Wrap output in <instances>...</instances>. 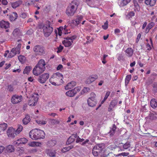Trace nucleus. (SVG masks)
Instances as JSON below:
<instances>
[{
	"label": "nucleus",
	"mask_w": 157,
	"mask_h": 157,
	"mask_svg": "<svg viewBox=\"0 0 157 157\" xmlns=\"http://www.w3.org/2000/svg\"><path fill=\"white\" fill-rule=\"evenodd\" d=\"M105 147V144H98L94 146V148L95 149H97L96 150L97 151H99V152L101 153Z\"/></svg>",
	"instance_id": "19"
},
{
	"label": "nucleus",
	"mask_w": 157,
	"mask_h": 157,
	"mask_svg": "<svg viewBox=\"0 0 157 157\" xmlns=\"http://www.w3.org/2000/svg\"><path fill=\"white\" fill-rule=\"evenodd\" d=\"M18 17L17 14L16 12H13L10 15L9 19L10 21H13L17 19Z\"/></svg>",
	"instance_id": "29"
},
{
	"label": "nucleus",
	"mask_w": 157,
	"mask_h": 157,
	"mask_svg": "<svg viewBox=\"0 0 157 157\" xmlns=\"http://www.w3.org/2000/svg\"><path fill=\"white\" fill-rule=\"evenodd\" d=\"M31 120L30 116L28 115H26L25 117L22 120L23 124L26 125Z\"/></svg>",
	"instance_id": "26"
},
{
	"label": "nucleus",
	"mask_w": 157,
	"mask_h": 157,
	"mask_svg": "<svg viewBox=\"0 0 157 157\" xmlns=\"http://www.w3.org/2000/svg\"><path fill=\"white\" fill-rule=\"evenodd\" d=\"M146 48H147V50L149 51L151 50L152 49L151 46L148 43H147L146 44Z\"/></svg>",
	"instance_id": "55"
},
{
	"label": "nucleus",
	"mask_w": 157,
	"mask_h": 157,
	"mask_svg": "<svg viewBox=\"0 0 157 157\" xmlns=\"http://www.w3.org/2000/svg\"><path fill=\"white\" fill-rule=\"evenodd\" d=\"M63 47L61 45H60L59 47L57 48V52L59 53L61 52L63 49Z\"/></svg>",
	"instance_id": "47"
},
{
	"label": "nucleus",
	"mask_w": 157,
	"mask_h": 157,
	"mask_svg": "<svg viewBox=\"0 0 157 157\" xmlns=\"http://www.w3.org/2000/svg\"><path fill=\"white\" fill-rule=\"evenodd\" d=\"M155 25V23L153 22H151L148 24L147 27L149 29H151Z\"/></svg>",
	"instance_id": "48"
},
{
	"label": "nucleus",
	"mask_w": 157,
	"mask_h": 157,
	"mask_svg": "<svg viewBox=\"0 0 157 157\" xmlns=\"http://www.w3.org/2000/svg\"><path fill=\"white\" fill-rule=\"evenodd\" d=\"M63 65L61 64H59L57 67V70H60L63 68Z\"/></svg>",
	"instance_id": "64"
},
{
	"label": "nucleus",
	"mask_w": 157,
	"mask_h": 157,
	"mask_svg": "<svg viewBox=\"0 0 157 157\" xmlns=\"http://www.w3.org/2000/svg\"><path fill=\"white\" fill-rule=\"evenodd\" d=\"M113 155V153L112 152H110L108 154V155H106V156L107 157H114V155Z\"/></svg>",
	"instance_id": "62"
},
{
	"label": "nucleus",
	"mask_w": 157,
	"mask_h": 157,
	"mask_svg": "<svg viewBox=\"0 0 157 157\" xmlns=\"http://www.w3.org/2000/svg\"><path fill=\"white\" fill-rule=\"evenodd\" d=\"M56 143V140H51L48 141L47 145L49 147H52L54 146Z\"/></svg>",
	"instance_id": "31"
},
{
	"label": "nucleus",
	"mask_w": 157,
	"mask_h": 157,
	"mask_svg": "<svg viewBox=\"0 0 157 157\" xmlns=\"http://www.w3.org/2000/svg\"><path fill=\"white\" fill-rule=\"evenodd\" d=\"M76 85V82L74 81H71L68 83L65 86V89L67 90L72 88Z\"/></svg>",
	"instance_id": "24"
},
{
	"label": "nucleus",
	"mask_w": 157,
	"mask_h": 157,
	"mask_svg": "<svg viewBox=\"0 0 157 157\" xmlns=\"http://www.w3.org/2000/svg\"><path fill=\"white\" fill-rule=\"evenodd\" d=\"M120 32V30L118 29H116L114 30V33L116 34L119 33Z\"/></svg>",
	"instance_id": "63"
},
{
	"label": "nucleus",
	"mask_w": 157,
	"mask_h": 157,
	"mask_svg": "<svg viewBox=\"0 0 157 157\" xmlns=\"http://www.w3.org/2000/svg\"><path fill=\"white\" fill-rule=\"evenodd\" d=\"M73 147V146L72 145L70 146L67 147H63L61 150V151L64 153L68 151H69Z\"/></svg>",
	"instance_id": "39"
},
{
	"label": "nucleus",
	"mask_w": 157,
	"mask_h": 157,
	"mask_svg": "<svg viewBox=\"0 0 157 157\" xmlns=\"http://www.w3.org/2000/svg\"><path fill=\"white\" fill-rule=\"evenodd\" d=\"M5 149V147L2 146H0V154H1Z\"/></svg>",
	"instance_id": "61"
},
{
	"label": "nucleus",
	"mask_w": 157,
	"mask_h": 157,
	"mask_svg": "<svg viewBox=\"0 0 157 157\" xmlns=\"http://www.w3.org/2000/svg\"><path fill=\"white\" fill-rule=\"evenodd\" d=\"M49 75L48 73H45L40 75L38 79V81L41 83H44L48 78Z\"/></svg>",
	"instance_id": "11"
},
{
	"label": "nucleus",
	"mask_w": 157,
	"mask_h": 157,
	"mask_svg": "<svg viewBox=\"0 0 157 157\" xmlns=\"http://www.w3.org/2000/svg\"><path fill=\"white\" fill-rule=\"evenodd\" d=\"M63 75L59 73L54 74L49 79V82L53 85L59 86L64 82Z\"/></svg>",
	"instance_id": "3"
},
{
	"label": "nucleus",
	"mask_w": 157,
	"mask_h": 157,
	"mask_svg": "<svg viewBox=\"0 0 157 157\" xmlns=\"http://www.w3.org/2000/svg\"><path fill=\"white\" fill-rule=\"evenodd\" d=\"M133 2L134 4V6L137 11H139L140 10V7L137 1V0H133Z\"/></svg>",
	"instance_id": "40"
},
{
	"label": "nucleus",
	"mask_w": 157,
	"mask_h": 157,
	"mask_svg": "<svg viewBox=\"0 0 157 157\" xmlns=\"http://www.w3.org/2000/svg\"><path fill=\"white\" fill-rule=\"evenodd\" d=\"M29 146L33 147H40L41 143L36 141L30 142L28 144Z\"/></svg>",
	"instance_id": "28"
},
{
	"label": "nucleus",
	"mask_w": 157,
	"mask_h": 157,
	"mask_svg": "<svg viewBox=\"0 0 157 157\" xmlns=\"http://www.w3.org/2000/svg\"><path fill=\"white\" fill-rule=\"evenodd\" d=\"M79 2L77 0H74L69 4L66 13L68 16H72L75 13L79 5Z\"/></svg>",
	"instance_id": "2"
},
{
	"label": "nucleus",
	"mask_w": 157,
	"mask_h": 157,
	"mask_svg": "<svg viewBox=\"0 0 157 157\" xmlns=\"http://www.w3.org/2000/svg\"><path fill=\"white\" fill-rule=\"evenodd\" d=\"M22 96L21 95L15 94L12 96L11 101L13 104H17L20 102L22 101Z\"/></svg>",
	"instance_id": "10"
},
{
	"label": "nucleus",
	"mask_w": 157,
	"mask_h": 157,
	"mask_svg": "<svg viewBox=\"0 0 157 157\" xmlns=\"http://www.w3.org/2000/svg\"><path fill=\"white\" fill-rule=\"evenodd\" d=\"M31 69V67H26L25 68L23 71L24 74H28L30 70Z\"/></svg>",
	"instance_id": "42"
},
{
	"label": "nucleus",
	"mask_w": 157,
	"mask_h": 157,
	"mask_svg": "<svg viewBox=\"0 0 157 157\" xmlns=\"http://www.w3.org/2000/svg\"><path fill=\"white\" fill-rule=\"evenodd\" d=\"M117 129V127L115 124H113L112 127L110 130L109 133L111 136H112L114 134Z\"/></svg>",
	"instance_id": "33"
},
{
	"label": "nucleus",
	"mask_w": 157,
	"mask_h": 157,
	"mask_svg": "<svg viewBox=\"0 0 157 157\" xmlns=\"http://www.w3.org/2000/svg\"><path fill=\"white\" fill-rule=\"evenodd\" d=\"M108 21H106V22L104 23V25H102V28L104 29H106L108 28Z\"/></svg>",
	"instance_id": "50"
},
{
	"label": "nucleus",
	"mask_w": 157,
	"mask_h": 157,
	"mask_svg": "<svg viewBox=\"0 0 157 157\" xmlns=\"http://www.w3.org/2000/svg\"><path fill=\"white\" fill-rule=\"evenodd\" d=\"M0 26L2 28L6 29L10 27V23L8 21L2 20L0 21Z\"/></svg>",
	"instance_id": "18"
},
{
	"label": "nucleus",
	"mask_w": 157,
	"mask_h": 157,
	"mask_svg": "<svg viewBox=\"0 0 157 157\" xmlns=\"http://www.w3.org/2000/svg\"><path fill=\"white\" fill-rule=\"evenodd\" d=\"M33 50L36 56H41L45 54L44 48L41 45H37L35 46Z\"/></svg>",
	"instance_id": "7"
},
{
	"label": "nucleus",
	"mask_w": 157,
	"mask_h": 157,
	"mask_svg": "<svg viewBox=\"0 0 157 157\" xmlns=\"http://www.w3.org/2000/svg\"><path fill=\"white\" fill-rule=\"evenodd\" d=\"M125 52L127 57H130L133 56L134 50L131 48H128L125 50Z\"/></svg>",
	"instance_id": "21"
},
{
	"label": "nucleus",
	"mask_w": 157,
	"mask_h": 157,
	"mask_svg": "<svg viewBox=\"0 0 157 157\" xmlns=\"http://www.w3.org/2000/svg\"><path fill=\"white\" fill-rule=\"evenodd\" d=\"M36 122L37 123L41 124H45L47 123V121L44 120H37Z\"/></svg>",
	"instance_id": "46"
},
{
	"label": "nucleus",
	"mask_w": 157,
	"mask_h": 157,
	"mask_svg": "<svg viewBox=\"0 0 157 157\" xmlns=\"http://www.w3.org/2000/svg\"><path fill=\"white\" fill-rule=\"evenodd\" d=\"M51 122L53 123L54 124H58L59 123V121L58 120H55V119H52L51 120Z\"/></svg>",
	"instance_id": "56"
},
{
	"label": "nucleus",
	"mask_w": 157,
	"mask_h": 157,
	"mask_svg": "<svg viewBox=\"0 0 157 157\" xmlns=\"http://www.w3.org/2000/svg\"><path fill=\"white\" fill-rule=\"evenodd\" d=\"M51 22L47 21L44 24L41 25L40 28L43 29L44 36L46 37H48L51 34L53 31V28L51 26Z\"/></svg>",
	"instance_id": "5"
},
{
	"label": "nucleus",
	"mask_w": 157,
	"mask_h": 157,
	"mask_svg": "<svg viewBox=\"0 0 157 157\" xmlns=\"http://www.w3.org/2000/svg\"><path fill=\"white\" fill-rule=\"evenodd\" d=\"M98 76L97 75H93L90 76L87 79V82L90 84L98 78Z\"/></svg>",
	"instance_id": "16"
},
{
	"label": "nucleus",
	"mask_w": 157,
	"mask_h": 157,
	"mask_svg": "<svg viewBox=\"0 0 157 157\" xmlns=\"http://www.w3.org/2000/svg\"><path fill=\"white\" fill-rule=\"evenodd\" d=\"M2 3L3 5H6L7 4L8 2L7 0H2Z\"/></svg>",
	"instance_id": "60"
},
{
	"label": "nucleus",
	"mask_w": 157,
	"mask_h": 157,
	"mask_svg": "<svg viewBox=\"0 0 157 157\" xmlns=\"http://www.w3.org/2000/svg\"><path fill=\"white\" fill-rule=\"evenodd\" d=\"M96 149H95L94 148H93L92 150V153L94 156H98V154L100 153V152L99 151H97Z\"/></svg>",
	"instance_id": "44"
},
{
	"label": "nucleus",
	"mask_w": 157,
	"mask_h": 157,
	"mask_svg": "<svg viewBox=\"0 0 157 157\" xmlns=\"http://www.w3.org/2000/svg\"><path fill=\"white\" fill-rule=\"evenodd\" d=\"M110 92L109 91H107L106 93V94L104 97V99L105 100H106L107 98H108V97L110 95Z\"/></svg>",
	"instance_id": "57"
},
{
	"label": "nucleus",
	"mask_w": 157,
	"mask_h": 157,
	"mask_svg": "<svg viewBox=\"0 0 157 157\" xmlns=\"http://www.w3.org/2000/svg\"><path fill=\"white\" fill-rule=\"evenodd\" d=\"M15 129L12 127H10L7 131V135L8 137L13 138L15 136Z\"/></svg>",
	"instance_id": "14"
},
{
	"label": "nucleus",
	"mask_w": 157,
	"mask_h": 157,
	"mask_svg": "<svg viewBox=\"0 0 157 157\" xmlns=\"http://www.w3.org/2000/svg\"><path fill=\"white\" fill-rule=\"evenodd\" d=\"M89 90L90 89L89 88L84 87L82 90V91L84 93H86L87 92H88Z\"/></svg>",
	"instance_id": "58"
},
{
	"label": "nucleus",
	"mask_w": 157,
	"mask_h": 157,
	"mask_svg": "<svg viewBox=\"0 0 157 157\" xmlns=\"http://www.w3.org/2000/svg\"><path fill=\"white\" fill-rule=\"evenodd\" d=\"M129 154V153L128 152H122L121 153L118 154L116 155V156L118 157L120 156H127Z\"/></svg>",
	"instance_id": "45"
},
{
	"label": "nucleus",
	"mask_w": 157,
	"mask_h": 157,
	"mask_svg": "<svg viewBox=\"0 0 157 157\" xmlns=\"http://www.w3.org/2000/svg\"><path fill=\"white\" fill-rule=\"evenodd\" d=\"M29 134V137L34 140L43 139L45 137L44 132L39 129L32 130L30 131Z\"/></svg>",
	"instance_id": "1"
},
{
	"label": "nucleus",
	"mask_w": 157,
	"mask_h": 157,
	"mask_svg": "<svg viewBox=\"0 0 157 157\" xmlns=\"http://www.w3.org/2000/svg\"><path fill=\"white\" fill-rule=\"evenodd\" d=\"M22 32L18 28H16L14 30L12 34L15 37H19L22 35Z\"/></svg>",
	"instance_id": "23"
},
{
	"label": "nucleus",
	"mask_w": 157,
	"mask_h": 157,
	"mask_svg": "<svg viewBox=\"0 0 157 157\" xmlns=\"http://www.w3.org/2000/svg\"><path fill=\"white\" fill-rule=\"evenodd\" d=\"M21 47V44H19L16 48H13L9 53L8 57L11 58L13 57L17 54H20Z\"/></svg>",
	"instance_id": "8"
},
{
	"label": "nucleus",
	"mask_w": 157,
	"mask_h": 157,
	"mask_svg": "<svg viewBox=\"0 0 157 157\" xmlns=\"http://www.w3.org/2000/svg\"><path fill=\"white\" fill-rule=\"evenodd\" d=\"M77 36L74 35L71 36H68L64 38L62 43L65 47H69L72 45L73 41L76 38Z\"/></svg>",
	"instance_id": "6"
},
{
	"label": "nucleus",
	"mask_w": 157,
	"mask_h": 157,
	"mask_svg": "<svg viewBox=\"0 0 157 157\" xmlns=\"http://www.w3.org/2000/svg\"><path fill=\"white\" fill-rule=\"evenodd\" d=\"M87 102L89 106L91 107H94L97 104L95 99L94 98H89L87 100Z\"/></svg>",
	"instance_id": "17"
},
{
	"label": "nucleus",
	"mask_w": 157,
	"mask_h": 157,
	"mask_svg": "<svg viewBox=\"0 0 157 157\" xmlns=\"http://www.w3.org/2000/svg\"><path fill=\"white\" fill-rule=\"evenodd\" d=\"M6 149L8 152H13L14 150V146L12 145H9L6 147Z\"/></svg>",
	"instance_id": "32"
},
{
	"label": "nucleus",
	"mask_w": 157,
	"mask_h": 157,
	"mask_svg": "<svg viewBox=\"0 0 157 157\" xmlns=\"http://www.w3.org/2000/svg\"><path fill=\"white\" fill-rule=\"evenodd\" d=\"M117 104V102L116 100H113L110 102L108 109L109 112H111L112 110V109Z\"/></svg>",
	"instance_id": "22"
},
{
	"label": "nucleus",
	"mask_w": 157,
	"mask_h": 157,
	"mask_svg": "<svg viewBox=\"0 0 157 157\" xmlns=\"http://www.w3.org/2000/svg\"><path fill=\"white\" fill-rule=\"evenodd\" d=\"M45 62L44 59L40 60L33 70V74L36 76H38L42 73L45 69Z\"/></svg>",
	"instance_id": "4"
},
{
	"label": "nucleus",
	"mask_w": 157,
	"mask_h": 157,
	"mask_svg": "<svg viewBox=\"0 0 157 157\" xmlns=\"http://www.w3.org/2000/svg\"><path fill=\"white\" fill-rule=\"evenodd\" d=\"M13 86L11 85L7 86V89L10 92L13 91Z\"/></svg>",
	"instance_id": "49"
},
{
	"label": "nucleus",
	"mask_w": 157,
	"mask_h": 157,
	"mask_svg": "<svg viewBox=\"0 0 157 157\" xmlns=\"http://www.w3.org/2000/svg\"><path fill=\"white\" fill-rule=\"evenodd\" d=\"M131 0H123L120 4V6L121 7H123L127 5L129 3Z\"/></svg>",
	"instance_id": "35"
},
{
	"label": "nucleus",
	"mask_w": 157,
	"mask_h": 157,
	"mask_svg": "<svg viewBox=\"0 0 157 157\" xmlns=\"http://www.w3.org/2000/svg\"><path fill=\"white\" fill-rule=\"evenodd\" d=\"M38 94L35 93L31 97L29 101V105L30 106L35 105L36 103L38 98Z\"/></svg>",
	"instance_id": "9"
},
{
	"label": "nucleus",
	"mask_w": 157,
	"mask_h": 157,
	"mask_svg": "<svg viewBox=\"0 0 157 157\" xmlns=\"http://www.w3.org/2000/svg\"><path fill=\"white\" fill-rule=\"evenodd\" d=\"M156 0H150V6H153L155 5L156 2Z\"/></svg>",
	"instance_id": "52"
},
{
	"label": "nucleus",
	"mask_w": 157,
	"mask_h": 157,
	"mask_svg": "<svg viewBox=\"0 0 157 157\" xmlns=\"http://www.w3.org/2000/svg\"><path fill=\"white\" fill-rule=\"evenodd\" d=\"M47 153L49 156L51 157H54L55 156L56 152L55 151L51 149H48L47 151Z\"/></svg>",
	"instance_id": "30"
},
{
	"label": "nucleus",
	"mask_w": 157,
	"mask_h": 157,
	"mask_svg": "<svg viewBox=\"0 0 157 157\" xmlns=\"http://www.w3.org/2000/svg\"><path fill=\"white\" fill-rule=\"evenodd\" d=\"M22 3V1L18 0L11 3V6L13 8H16L18 7Z\"/></svg>",
	"instance_id": "27"
},
{
	"label": "nucleus",
	"mask_w": 157,
	"mask_h": 157,
	"mask_svg": "<svg viewBox=\"0 0 157 157\" xmlns=\"http://www.w3.org/2000/svg\"><path fill=\"white\" fill-rule=\"evenodd\" d=\"M83 19V17L82 16H78L75 20L72 21L73 24L76 26H78L81 22Z\"/></svg>",
	"instance_id": "20"
},
{
	"label": "nucleus",
	"mask_w": 157,
	"mask_h": 157,
	"mask_svg": "<svg viewBox=\"0 0 157 157\" xmlns=\"http://www.w3.org/2000/svg\"><path fill=\"white\" fill-rule=\"evenodd\" d=\"M61 29L63 33L65 34H67L70 33V30H68L67 27L65 25L63 27H62Z\"/></svg>",
	"instance_id": "38"
},
{
	"label": "nucleus",
	"mask_w": 157,
	"mask_h": 157,
	"mask_svg": "<svg viewBox=\"0 0 157 157\" xmlns=\"http://www.w3.org/2000/svg\"><path fill=\"white\" fill-rule=\"evenodd\" d=\"M132 78V75H127L125 78V84L126 86H127L129 83Z\"/></svg>",
	"instance_id": "36"
},
{
	"label": "nucleus",
	"mask_w": 157,
	"mask_h": 157,
	"mask_svg": "<svg viewBox=\"0 0 157 157\" xmlns=\"http://www.w3.org/2000/svg\"><path fill=\"white\" fill-rule=\"evenodd\" d=\"M151 106L153 109L156 108L157 107V102L155 99H152L150 101Z\"/></svg>",
	"instance_id": "34"
},
{
	"label": "nucleus",
	"mask_w": 157,
	"mask_h": 157,
	"mask_svg": "<svg viewBox=\"0 0 157 157\" xmlns=\"http://www.w3.org/2000/svg\"><path fill=\"white\" fill-rule=\"evenodd\" d=\"M130 147V144L129 142H127L125 143H121L118 145L121 151H124V149H128Z\"/></svg>",
	"instance_id": "15"
},
{
	"label": "nucleus",
	"mask_w": 157,
	"mask_h": 157,
	"mask_svg": "<svg viewBox=\"0 0 157 157\" xmlns=\"http://www.w3.org/2000/svg\"><path fill=\"white\" fill-rule=\"evenodd\" d=\"M135 15V13L133 11H131L129 12L128 15V16L129 17H131Z\"/></svg>",
	"instance_id": "53"
},
{
	"label": "nucleus",
	"mask_w": 157,
	"mask_h": 157,
	"mask_svg": "<svg viewBox=\"0 0 157 157\" xmlns=\"http://www.w3.org/2000/svg\"><path fill=\"white\" fill-rule=\"evenodd\" d=\"M7 127L6 123H4L0 124V135L2 134L4 131L6 130Z\"/></svg>",
	"instance_id": "25"
},
{
	"label": "nucleus",
	"mask_w": 157,
	"mask_h": 157,
	"mask_svg": "<svg viewBox=\"0 0 157 157\" xmlns=\"http://www.w3.org/2000/svg\"><path fill=\"white\" fill-rule=\"evenodd\" d=\"M18 59L22 63H24L25 62V57L23 56L20 55L18 57Z\"/></svg>",
	"instance_id": "41"
},
{
	"label": "nucleus",
	"mask_w": 157,
	"mask_h": 157,
	"mask_svg": "<svg viewBox=\"0 0 157 157\" xmlns=\"http://www.w3.org/2000/svg\"><path fill=\"white\" fill-rule=\"evenodd\" d=\"M23 126L21 125H18L17 129L16 130H15V135H17L19 134L20 133V132L22 131L23 129Z\"/></svg>",
	"instance_id": "37"
},
{
	"label": "nucleus",
	"mask_w": 157,
	"mask_h": 157,
	"mask_svg": "<svg viewBox=\"0 0 157 157\" xmlns=\"http://www.w3.org/2000/svg\"><path fill=\"white\" fill-rule=\"evenodd\" d=\"M58 35L60 36H61L62 33V30L61 29V27H60L58 29Z\"/></svg>",
	"instance_id": "54"
},
{
	"label": "nucleus",
	"mask_w": 157,
	"mask_h": 157,
	"mask_svg": "<svg viewBox=\"0 0 157 157\" xmlns=\"http://www.w3.org/2000/svg\"><path fill=\"white\" fill-rule=\"evenodd\" d=\"M28 140L25 138H22L14 141L13 144L16 147L21 146L22 144H25L28 142Z\"/></svg>",
	"instance_id": "13"
},
{
	"label": "nucleus",
	"mask_w": 157,
	"mask_h": 157,
	"mask_svg": "<svg viewBox=\"0 0 157 157\" xmlns=\"http://www.w3.org/2000/svg\"><path fill=\"white\" fill-rule=\"evenodd\" d=\"M84 140V139H81L79 137V136H78V137L76 141V142L77 143H78L79 142H82Z\"/></svg>",
	"instance_id": "51"
},
{
	"label": "nucleus",
	"mask_w": 157,
	"mask_h": 157,
	"mask_svg": "<svg viewBox=\"0 0 157 157\" xmlns=\"http://www.w3.org/2000/svg\"><path fill=\"white\" fill-rule=\"evenodd\" d=\"M80 90V88L78 87H76L73 89L71 90H69L66 93L67 96L72 97L74 96L78 92H79Z\"/></svg>",
	"instance_id": "12"
},
{
	"label": "nucleus",
	"mask_w": 157,
	"mask_h": 157,
	"mask_svg": "<svg viewBox=\"0 0 157 157\" xmlns=\"http://www.w3.org/2000/svg\"><path fill=\"white\" fill-rule=\"evenodd\" d=\"M75 140V139L73 137V136H71L68 139L67 142V144H70L73 142Z\"/></svg>",
	"instance_id": "43"
},
{
	"label": "nucleus",
	"mask_w": 157,
	"mask_h": 157,
	"mask_svg": "<svg viewBox=\"0 0 157 157\" xmlns=\"http://www.w3.org/2000/svg\"><path fill=\"white\" fill-rule=\"evenodd\" d=\"M141 36V34L140 33H139L137 36V38L136 39V41L137 42L139 41L140 39Z\"/></svg>",
	"instance_id": "59"
}]
</instances>
